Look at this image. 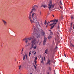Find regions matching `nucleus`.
Here are the masks:
<instances>
[{
  "mask_svg": "<svg viewBox=\"0 0 74 74\" xmlns=\"http://www.w3.org/2000/svg\"><path fill=\"white\" fill-rule=\"evenodd\" d=\"M47 38L46 37L44 38V40L43 42V45H45L46 42Z\"/></svg>",
  "mask_w": 74,
  "mask_h": 74,
  "instance_id": "10",
  "label": "nucleus"
},
{
  "mask_svg": "<svg viewBox=\"0 0 74 74\" xmlns=\"http://www.w3.org/2000/svg\"><path fill=\"white\" fill-rule=\"evenodd\" d=\"M58 20L57 19H55L54 20L53 23L52 24H54V25H56L58 22Z\"/></svg>",
  "mask_w": 74,
  "mask_h": 74,
  "instance_id": "8",
  "label": "nucleus"
},
{
  "mask_svg": "<svg viewBox=\"0 0 74 74\" xmlns=\"http://www.w3.org/2000/svg\"><path fill=\"white\" fill-rule=\"evenodd\" d=\"M32 40H33L35 42V44L34 43H33L34 46L33 47V48L34 49H37V45L36 44V39H35L34 38H32Z\"/></svg>",
  "mask_w": 74,
  "mask_h": 74,
  "instance_id": "3",
  "label": "nucleus"
},
{
  "mask_svg": "<svg viewBox=\"0 0 74 74\" xmlns=\"http://www.w3.org/2000/svg\"><path fill=\"white\" fill-rule=\"evenodd\" d=\"M34 38L35 39H36V38L34 36H32V37H30V38H27V40H28L29 41L31 39L32 40V38Z\"/></svg>",
  "mask_w": 74,
  "mask_h": 74,
  "instance_id": "11",
  "label": "nucleus"
},
{
  "mask_svg": "<svg viewBox=\"0 0 74 74\" xmlns=\"http://www.w3.org/2000/svg\"><path fill=\"white\" fill-rule=\"evenodd\" d=\"M54 20H53L50 21V22H53V23H54Z\"/></svg>",
  "mask_w": 74,
  "mask_h": 74,
  "instance_id": "26",
  "label": "nucleus"
},
{
  "mask_svg": "<svg viewBox=\"0 0 74 74\" xmlns=\"http://www.w3.org/2000/svg\"><path fill=\"white\" fill-rule=\"evenodd\" d=\"M60 8L62 9V7L61 6H60Z\"/></svg>",
  "mask_w": 74,
  "mask_h": 74,
  "instance_id": "45",
  "label": "nucleus"
},
{
  "mask_svg": "<svg viewBox=\"0 0 74 74\" xmlns=\"http://www.w3.org/2000/svg\"><path fill=\"white\" fill-rule=\"evenodd\" d=\"M25 43L26 44H27L28 41V40L27 39V38H25L23 39V41H25Z\"/></svg>",
  "mask_w": 74,
  "mask_h": 74,
  "instance_id": "13",
  "label": "nucleus"
},
{
  "mask_svg": "<svg viewBox=\"0 0 74 74\" xmlns=\"http://www.w3.org/2000/svg\"><path fill=\"white\" fill-rule=\"evenodd\" d=\"M50 22H49V21L48 22V23H50Z\"/></svg>",
  "mask_w": 74,
  "mask_h": 74,
  "instance_id": "56",
  "label": "nucleus"
},
{
  "mask_svg": "<svg viewBox=\"0 0 74 74\" xmlns=\"http://www.w3.org/2000/svg\"><path fill=\"white\" fill-rule=\"evenodd\" d=\"M55 40H56V38H55Z\"/></svg>",
  "mask_w": 74,
  "mask_h": 74,
  "instance_id": "64",
  "label": "nucleus"
},
{
  "mask_svg": "<svg viewBox=\"0 0 74 74\" xmlns=\"http://www.w3.org/2000/svg\"><path fill=\"white\" fill-rule=\"evenodd\" d=\"M60 4L61 5H62V3L61 2V1H60Z\"/></svg>",
  "mask_w": 74,
  "mask_h": 74,
  "instance_id": "25",
  "label": "nucleus"
},
{
  "mask_svg": "<svg viewBox=\"0 0 74 74\" xmlns=\"http://www.w3.org/2000/svg\"><path fill=\"white\" fill-rule=\"evenodd\" d=\"M34 1H36V0H34Z\"/></svg>",
  "mask_w": 74,
  "mask_h": 74,
  "instance_id": "63",
  "label": "nucleus"
},
{
  "mask_svg": "<svg viewBox=\"0 0 74 74\" xmlns=\"http://www.w3.org/2000/svg\"><path fill=\"white\" fill-rule=\"evenodd\" d=\"M28 46H30L31 45L30 43H28V44L27 45Z\"/></svg>",
  "mask_w": 74,
  "mask_h": 74,
  "instance_id": "27",
  "label": "nucleus"
},
{
  "mask_svg": "<svg viewBox=\"0 0 74 74\" xmlns=\"http://www.w3.org/2000/svg\"><path fill=\"white\" fill-rule=\"evenodd\" d=\"M34 6H35V7H36L37 8H38V6L37 5H34Z\"/></svg>",
  "mask_w": 74,
  "mask_h": 74,
  "instance_id": "35",
  "label": "nucleus"
},
{
  "mask_svg": "<svg viewBox=\"0 0 74 74\" xmlns=\"http://www.w3.org/2000/svg\"><path fill=\"white\" fill-rule=\"evenodd\" d=\"M73 29H74V24H73Z\"/></svg>",
  "mask_w": 74,
  "mask_h": 74,
  "instance_id": "51",
  "label": "nucleus"
},
{
  "mask_svg": "<svg viewBox=\"0 0 74 74\" xmlns=\"http://www.w3.org/2000/svg\"><path fill=\"white\" fill-rule=\"evenodd\" d=\"M73 47H74V45H73Z\"/></svg>",
  "mask_w": 74,
  "mask_h": 74,
  "instance_id": "60",
  "label": "nucleus"
},
{
  "mask_svg": "<svg viewBox=\"0 0 74 74\" xmlns=\"http://www.w3.org/2000/svg\"><path fill=\"white\" fill-rule=\"evenodd\" d=\"M50 33L52 35H53V33H52V32H50Z\"/></svg>",
  "mask_w": 74,
  "mask_h": 74,
  "instance_id": "32",
  "label": "nucleus"
},
{
  "mask_svg": "<svg viewBox=\"0 0 74 74\" xmlns=\"http://www.w3.org/2000/svg\"><path fill=\"white\" fill-rule=\"evenodd\" d=\"M62 18H63V17L62 16Z\"/></svg>",
  "mask_w": 74,
  "mask_h": 74,
  "instance_id": "57",
  "label": "nucleus"
},
{
  "mask_svg": "<svg viewBox=\"0 0 74 74\" xmlns=\"http://www.w3.org/2000/svg\"><path fill=\"white\" fill-rule=\"evenodd\" d=\"M23 48H22V51H21L22 52L23 51Z\"/></svg>",
  "mask_w": 74,
  "mask_h": 74,
  "instance_id": "47",
  "label": "nucleus"
},
{
  "mask_svg": "<svg viewBox=\"0 0 74 74\" xmlns=\"http://www.w3.org/2000/svg\"><path fill=\"white\" fill-rule=\"evenodd\" d=\"M48 27V25H47L46 26V27Z\"/></svg>",
  "mask_w": 74,
  "mask_h": 74,
  "instance_id": "55",
  "label": "nucleus"
},
{
  "mask_svg": "<svg viewBox=\"0 0 74 74\" xmlns=\"http://www.w3.org/2000/svg\"><path fill=\"white\" fill-rule=\"evenodd\" d=\"M41 7L45 8L46 7V5L45 4L44 5H42Z\"/></svg>",
  "mask_w": 74,
  "mask_h": 74,
  "instance_id": "15",
  "label": "nucleus"
},
{
  "mask_svg": "<svg viewBox=\"0 0 74 74\" xmlns=\"http://www.w3.org/2000/svg\"><path fill=\"white\" fill-rule=\"evenodd\" d=\"M37 57H36L35 58V60H37Z\"/></svg>",
  "mask_w": 74,
  "mask_h": 74,
  "instance_id": "33",
  "label": "nucleus"
},
{
  "mask_svg": "<svg viewBox=\"0 0 74 74\" xmlns=\"http://www.w3.org/2000/svg\"><path fill=\"white\" fill-rule=\"evenodd\" d=\"M59 28H60V26L59 25H58V27H57V29H59Z\"/></svg>",
  "mask_w": 74,
  "mask_h": 74,
  "instance_id": "29",
  "label": "nucleus"
},
{
  "mask_svg": "<svg viewBox=\"0 0 74 74\" xmlns=\"http://www.w3.org/2000/svg\"><path fill=\"white\" fill-rule=\"evenodd\" d=\"M30 74H32V73H30Z\"/></svg>",
  "mask_w": 74,
  "mask_h": 74,
  "instance_id": "59",
  "label": "nucleus"
},
{
  "mask_svg": "<svg viewBox=\"0 0 74 74\" xmlns=\"http://www.w3.org/2000/svg\"><path fill=\"white\" fill-rule=\"evenodd\" d=\"M43 61V57L42 58V59H41Z\"/></svg>",
  "mask_w": 74,
  "mask_h": 74,
  "instance_id": "41",
  "label": "nucleus"
},
{
  "mask_svg": "<svg viewBox=\"0 0 74 74\" xmlns=\"http://www.w3.org/2000/svg\"><path fill=\"white\" fill-rule=\"evenodd\" d=\"M72 30V28L71 27V28H70V29H69V30H70V32H71V30Z\"/></svg>",
  "mask_w": 74,
  "mask_h": 74,
  "instance_id": "28",
  "label": "nucleus"
},
{
  "mask_svg": "<svg viewBox=\"0 0 74 74\" xmlns=\"http://www.w3.org/2000/svg\"><path fill=\"white\" fill-rule=\"evenodd\" d=\"M35 23H36V27L37 28H38L39 27H40V23L39 22H37H37H36Z\"/></svg>",
  "mask_w": 74,
  "mask_h": 74,
  "instance_id": "7",
  "label": "nucleus"
},
{
  "mask_svg": "<svg viewBox=\"0 0 74 74\" xmlns=\"http://www.w3.org/2000/svg\"><path fill=\"white\" fill-rule=\"evenodd\" d=\"M16 61V60H15V61Z\"/></svg>",
  "mask_w": 74,
  "mask_h": 74,
  "instance_id": "62",
  "label": "nucleus"
},
{
  "mask_svg": "<svg viewBox=\"0 0 74 74\" xmlns=\"http://www.w3.org/2000/svg\"><path fill=\"white\" fill-rule=\"evenodd\" d=\"M52 16H53V17H54V15L53 14L52 15Z\"/></svg>",
  "mask_w": 74,
  "mask_h": 74,
  "instance_id": "52",
  "label": "nucleus"
},
{
  "mask_svg": "<svg viewBox=\"0 0 74 74\" xmlns=\"http://www.w3.org/2000/svg\"><path fill=\"white\" fill-rule=\"evenodd\" d=\"M41 14V12H40V14H39V15L40 16Z\"/></svg>",
  "mask_w": 74,
  "mask_h": 74,
  "instance_id": "36",
  "label": "nucleus"
},
{
  "mask_svg": "<svg viewBox=\"0 0 74 74\" xmlns=\"http://www.w3.org/2000/svg\"><path fill=\"white\" fill-rule=\"evenodd\" d=\"M55 26V25H53V26H51L50 29H53Z\"/></svg>",
  "mask_w": 74,
  "mask_h": 74,
  "instance_id": "17",
  "label": "nucleus"
},
{
  "mask_svg": "<svg viewBox=\"0 0 74 74\" xmlns=\"http://www.w3.org/2000/svg\"><path fill=\"white\" fill-rule=\"evenodd\" d=\"M74 16H72L71 17V19H74Z\"/></svg>",
  "mask_w": 74,
  "mask_h": 74,
  "instance_id": "20",
  "label": "nucleus"
},
{
  "mask_svg": "<svg viewBox=\"0 0 74 74\" xmlns=\"http://www.w3.org/2000/svg\"><path fill=\"white\" fill-rule=\"evenodd\" d=\"M36 54V52H35L34 53V55H35V54Z\"/></svg>",
  "mask_w": 74,
  "mask_h": 74,
  "instance_id": "49",
  "label": "nucleus"
},
{
  "mask_svg": "<svg viewBox=\"0 0 74 74\" xmlns=\"http://www.w3.org/2000/svg\"><path fill=\"white\" fill-rule=\"evenodd\" d=\"M3 43L2 42L1 43V47H2V45H3Z\"/></svg>",
  "mask_w": 74,
  "mask_h": 74,
  "instance_id": "38",
  "label": "nucleus"
},
{
  "mask_svg": "<svg viewBox=\"0 0 74 74\" xmlns=\"http://www.w3.org/2000/svg\"><path fill=\"white\" fill-rule=\"evenodd\" d=\"M52 37L51 36L48 37V39L50 40L51 38Z\"/></svg>",
  "mask_w": 74,
  "mask_h": 74,
  "instance_id": "23",
  "label": "nucleus"
},
{
  "mask_svg": "<svg viewBox=\"0 0 74 74\" xmlns=\"http://www.w3.org/2000/svg\"><path fill=\"white\" fill-rule=\"evenodd\" d=\"M23 60H24L25 59V55L24 54H23Z\"/></svg>",
  "mask_w": 74,
  "mask_h": 74,
  "instance_id": "16",
  "label": "nucleus"
},
{
  "mask_svg": "<svg viewBox=\"0 0 74 74\" xmlns=\"http://www.w3.org/2000/svg\"><path fill=\"white\" fill-rule=\"evenodd\" d=\"M31 43L32 44L31 45V47L30 48V49H32L33 48V46H34V44H35V42L33 40H32L31 42Z\"/></svg>",
  "mask_w": 74,
  "mask_h": 74,
  "instance_id": "6",
  "label": "nucleus"
},
{
  "mask_svg": "<svg viewBox=\"0 0 74 74\" xmlns=\"http://www.w3.org/2000/svg\"><path fill=\"white\" fill-rule=\"evenodd\" d=\"M34 63H35V64H36V63H37V61H36V60H35L34 61Z\"/></svg>",
  "mask_w": 74,
  "mask_h": 74,
  "instance_id": "24",
  "label": "nucleus"
},
{
  "mask_svg": "<svg viewBox=\"0 0 74 74\" xmlns=\"http://www.w3.org/2000/svg\"><path fill=\"white\" fill-rule=\"evenodd\" d=\"M45 60V56H44V61Z\"/></svg>",
  "mask_w": 74,
  "mask_h": 74,
  "instance_id": "30",
  "label": "nucleus"
},
{
  "mask_svg": "<svg viewBox=\"0 0 74 74\" xmlns=\"http://www.w3.org/2000/svg\"><path fill=\"white\" fill-rule=\"evenodd\" d=\"M47 25H48L49 24L48 23H47Z\"/></svg>",
  "mask_w": 74,
  "mask_h": 74,
  "instance_id": "53",
  "label": "nucleus"
},
{
  "mask_svg": "<svg viewBox=\"0 0 74 74\" xmlns=\"http://www.w3.org/2000/svg\"><path fill=\"white\" fill-rule=\"evenodd\" d=\"M31 51H30L29 52V56H30V55L31 54Z\"/></svg>",
  "mask_w": 74,
  "mask_h": 74,
  "instance_id": "22",
  "label": "nucleus"
},
{
  "mask_svg": "<svg viewBox=\"0 0 74 74\" xmlns=\"http://www.w3.org/2000/svg\"><path fill=\"white\" fill-rule=\"evenodd\" d=\"M25 56L26 58V59L27 60H28V57H27V55L26 54H25Z\"/></svg>",
  "mask_w": 74,
  "mask_h": 74,
  "instance_id": "18",
  "label": "nucleus"
},
{
  "mask_svg": "<svg viewBox=\"0 0 74 74\" xmlns=\"http://www.w3.org/2000/svg\"><path fill=\"white\" fill-rule=\"evenodd\" d=\"M44 24H45V25H46V23H44Z\"/></svg>",
  "mask_w": 74,
  "mask_h": 74,
  "instance_id": "54",
  "label": "nucleus"
},
{
  "mask_svg": "<svg viewBox=\"0 0 74 74\" xmlns=\"http://www.w3.org/2000/svg\"><path fill=\"white\" fill-rule=\"evenodd\" d=\"M30 22L32 23H35V19H37V17L36 16V14L34 12L32 13L31 16V15L29 14V19H30Z\"/></svg>",
  "mask_w": 74,
  "mask_h": 74,
  "instance_id": "1",
  "label": "nucleus"
},
{
  "mask_svg": "<svg viewBox=\"0 0 74 74\" xmlns=\"http://www.w3.org/2000/svg\"><path fill=\"white\" fill-rule=\"evenodd\" d=\"M34 68H35V69H36V66L35 65H34Z\"/></svg>",
  "mask_w": 74,
  "mask_h": 74,
  "instance_id": "40",
  "label": "nucleus"
},
{
  "mask_svg": "<svg viewBox=\"0 0 74 74\" xmlns=\"http://www.w3.org/2000/svg\"><path fill=\"white\" fill-rule=\"evenodd\" d=\"M51 60H50L49 58H48L47 59V62H46V65H48V64L49 65H50L51 64Z\"/></svg>",
  "mask_w": 74,
  "mask_h": 74,
  "instance_id": "5",
  "label": "nucleus"
},
{
  "mask_svg": "<svg viewBox=\"0 0 74 74\" xmlns=\"http://www.w3.org/2000/svg\"><path fill=\"white\" fill-rule=\"evenodd\" d=\"M49 70L51 71V68L50 67H49Z\"/></svg>",
  "mask_w": 74,
  "mask_h": 74,
  "instance_id": "31",
  "label": "nucleus"
},
{
  "mask_svg": "<svg viewBox=\"0 0 74 74\" xmlns=\"http://www.w3.org/2000/svg\"><path fill=\"white\" fill-rule=\"evenodd\" d=\"M73 25V24H72V23H71V27L72 28V27H73V26H72V25Z\"/></svg>",
  "mask_w": 74,
  "mask_h": 74,
  "instance_id": "37",
  "label": "nucleus"
},
{
  "mask_svg": "<svg viewBox=\"0 0 74 74\" xmlns=\"http://www.w3.org/2000/svg\"><path fill=\"white\" fill-rule=\"evenodd\" d=\"M4 25L5 26H7V22L5 21V20H2Z\"/></svg>",
  "mask_w": 74,
  "mask_h": 74,
  "instance_id": "9",
  "label": "nucleus"
},
{
  "mask_svg": "<svg viewBox=\"0 0 74 74\" xmlns=\"http://www.w3.org/2000/svg\"><path fill=\"white\" fill-rule=\"evenodd\" d=\"M74 45H73V44H72V43H71V46H73Z\"/></svg>",
  "mask_w": 74,
  "mask_h": 74,
  "instance_id": "39",
  "label": "nucleus"
},
{
  "mask_svg": "<svg viewBox=\"0 0 74 74\" xmlns=\"http://www.w3.org/2000/svg\"><path fill=\"white\" fill-rule=\"evenodd\" d=\"M43 61H42V60L41 61V62L42 64L43 63Z\"/></svg>",
  "mask_w": 74,
  "mask_h": 74,
  "instance_id": "46",
  "label": "nucleus"
},
{
  "mask_svg": "<svg viewBox=\"0 0 74 74\" xmlns=\"http://www.w3.org/2000/svg\"><path fill=\"white\" fill-rule=\"evenodd\" d=\"M58 47L56 46V49H58Z\"/></svg>",
  "mask_w": 74,
  "mask_h": 74,
  "instance_id": "42",
  "label": "nucleus"
},
{
  "mask_svg": "<svg viewBox=\"0 0 74 74\" xmlns=\"http://www.w3.org/2000/svg\"><path fill=\"white\" fill-rule=\"evenodd\" d=\"M23 66H21V65H20L19 67V69H20L21 68H22Z\"/></svg>",
  "mask_w": 74,
  "mask_h": 74,
  "instance_id": "21",
  "label": "nucleus"
},
{
  "mask_svg": "<svg viewBox=\"0 0 74 74\" xmlns=\"http://www.w3.org/2000/svg\"><path fill=\"white\" fill-rule=\"evenodd\" d=\"M48 8L49 10H50L51 8H53L54 7V5L52 3V1H50L48 5Z\"/></svg>",
  "mask_w": 74,
  "mask_h": 74,
  "instance_id": "4",
  "label": "nucleus"
},
{
  "mask_svg": "<svg viewBox=\"0 0 74 74\" xmlns=\"http://www.w3.org/2000/svg\"><path fill=\"white\" fill-rule=\"evenodd\" d=\"M45 34V32L43 31V30H41V33L40 34L41 36H44Z\"/></svg>",
  "mask_w": 74,
  "mask_h": 74,
  "instance_id": "12",
  "label": "nucleus"
},
{
  "mask_svg": "<svg viewBox=\"0 0 74 74\" xmlns=\"http://www.w3.org/2000/svg\"><path fill=\"white\" fill-rule=\"evenodd\" d=\"M64 56L65 57H66V54H64Z\"/></svg>",
  "mask_w": 74,
  "mask_h": 74,
  "instance_id": "50",
  "label": "nucleus"
},
{
  "mask_svg": "<svg viewBox=\"0 0 74 74\" xmlns=\"http://www.w3.org/2000/svg\"><path fill=\"white\" fill-rule=\"evenodd\" d=\"M34 28H32V31H34V34H36V37L37 38H40V35L39 34V32L36 29V27H34V26H33Z\"/></svg>",
  "mask_w": 74,
  "mask_h": 74,
  "instance_id": "2",
  "label": "nucleus"
},
{
  "mask_svg": "<svg viewBox=\"0 0 74 74\" xmlns=\"http://www.w3.org/2000/svg\"><path fill=\"white\" fill-rule=\"evenodd\" d=\"M48 51V49H47L45 51V53L46 54H47Z\"/></svg>",
  "mask_w": 74,
  "mask_h": 74,
  "instance_id": "19",
  "label": "nucleus"
},
{
  "mask_svg": "<svg viewBox=\"0 0 74 74\" xmlns=\"http://www.w3.org/2000/svg\"><path fill=\"white\" fill-rule=\"evenodd\" d=\"M1 43H0V46L1 45Z\"/></svg>",
  "mask_w": 74,
  "mask_h": 74,
  "instance_id": "61",
  "label": "nucleus"
},
{
  "mask_svg": "<svg viewBox=\"0 0 74 74\" xmlns=\"http://www.w3.org/2000/svg\"><path fill=\"white\" fill-rule=\"evenodd\" d=\"M36 21L37 22V20H36Z\"/></svg>",
  "mask_w": 74,
  "mask_h": 74,
  "instance_id": "58",
  "label": "nucleus"
},
{
  "mask_svg": "<svg viewBox=\"0 0 74 74\" xmlns=\"http://www.w3.org/2000/svg\"><path fill=\"white\" fill-rule=\"evenodd\" d=\"M36 10V9H35V8H33L30 12V13L32 14V12H33L34 11H35Z\"/></svg>",
  "mask_w": 74,
  "mask_h": 74,
  "instance_id": "14",
  "label": "nucleus"
},
{
  "mask_svg": "<svg viewBox=\"0 0 74 74\" xmlns=\"http://www.w3.org/2000/svg\"><path fill=\"white\" fill-rule=\"evenodd\" d=\"M45 23H47V21L46 20H45Z\"/></svg>",
  "mask_w": 74,
  "mask_h": 74,
  "instance_id": "43",
  "label": "nucleus"
},
{
  "mask_svg": "<svg viewBox=\"0 0 74 74\" xmlns=\"http://www.w3.org/2000/svg\"><path fill=\"white\" fill-rule=\"evenodd\" d=\"M27 46H28V45H25V47H27Z\"/></svg>",
  "mask_w": 74,
  "mask_h": 74,
  "instance_id": "44",
  "label": "nucleus"
},
{
  "mask_svg": "<svg viewBox=\"0 0 74 74\" xmlns=\"http://www.w3.org/2000/svg\"><path fill=\"white\" fill-rule=\"evenodd\" d=\"M53 25V24H50V26H52Z\"/></svg>",
  "mask_w": 74,
  "mask_h": 74,
  "instance_id": "48",
  "label": "nucleus"
},
{
  "mask_svg": "<svg viewBox=\"0 0 74 74\" xmlns=\"http://www.w3.org/2000/svg\"><path fill=\"white\" fill-rule=\"evenodd\" d=\"M35 5L33 6L32 7V8H33V9H35Z\"/></svg>",
  "mask_w": 74,
  "mask_h": 74,
  "instance_id": "34",
  "label": "nucleus"
}]
</instances>
